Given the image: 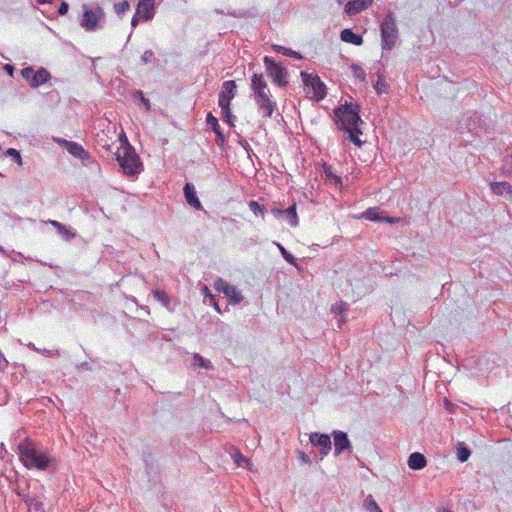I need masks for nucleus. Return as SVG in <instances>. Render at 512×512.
<instances>
[{
  "instance_id": "obj_1",
  "label": "nucleus",
  "mask_w": 512,
  "mask_h": 512,
  "mask_svg": "<svg viewBox=\"0 0 512 512\" xmlns=\"http://www.w3.org/2000/svg\"><path fill=\"white\" fill-rule=\"evenodd\" d=\"M17 452L19 460L29 470L45 471L55 467V459L48 451L29 438L18 444Z\"/></svg>"
},
{
  "instance_id": "obj_2",
  "label": "nucleus",
  "mask_w": 512,
  "mask_h": 512,
  "mask_svg": "<svg viewBox=\"0 0 512 512\" xmlns=\"http://www.w3.org/2000/svg\"><path fill=\"white\" fill-rule=\"evenodd\" d=\"M251 90L255 103L263 118L272 117L277 103L272 95L262 73H254L251 77Z\"/></svg>"
},
{
  "instance_id": "obj_3",
  "label": "nucleus",
  "mask_w": 512,
  "mask_h": 512,
  "mask_svg": "<svg viewBox=\"0 0 512 512\" xmlns=\"http://www.w3.org/2000/svg\"><path fill=\"white\" fill-rule=\"evenodd\" d=\"M359 113V105L352 102H345V104L336 108L334 117L338 128L344 130L359 126L360 123H363Z\"/></svg>"
},
{
  "instance_id": "obj_4",
  "label": "nucleus",
  "mask_w": 512,
  "mask_h": 512,
  "mask_svg": "<svg viewBox=\"0 0 512 512\" xmlns=\"http://www.w3.org/2000/svg\"><path fill=\"white\" fill-rule=\"evenodd\" d=\"M122 172L129 177H135L143 171V164L134 148L127 143L122 151L116 154Z\"/></svg>"
},
{
  "instance_id": "obj_5",
  "label": "nucleus",
  "mask_w": 512,
  "mask_h": 512,
  "mask_svg": "<svg viewBox=\"0 0 512 512\" xmlns=\"http://www.w3.org/2000/svg\"><path fill=\"white\" fill-rule=\"evenodd\" d=\"M83 16L80 20V26L86 31H95L101 28L100 22L105 19V12L99 5L91 8L87 4L82 6Z\"/></svg>"
},
{
  "instance_id": "obj_6",
  "label": "nucleus",
  "mask_w": 512,
  "mask_h": 512,
  "mask_svg": "<svg viewBox=\"0 0 512 512\" xmlns=\"http://www.w3.org/2000/svg\"><path fill=\"white\" fill-rule=\"evenodd\" d=\"M382 48L391 50L398 38L396 19L392 13H388L381 22Z\"/></svg>"
},
{
  "instance_id": "obj_7",
  "label": "nucleus",
  "mask_w": 512,
  "mask_h": 512,
  "mask_svg": "<svg viewBox=\"0 0 512 512\" xmlns=\"http://www.w3.org/2000/svg\"><path fill=\"white\" fill-rule=\"evenodd\" d=\"M264 64L267 75L272 79V81L280 87H284L287 85L288 80V72L284 66L279 63H276L271 57H264Z\"/></svg>"
},
{
  "instance_id": "obj_8",
  "label": "nucleus",
  "mask_w": 512,
  "mask_h": 512,
  "mask_svg": "<svg viewBox=\"0 0 512 512\" xmlns=\"http://www.w3.org/2000/svg\"><path fill=\"white\" fill-rule=\"evenodd\" d=\"M213 287L216 291L223 293L228 298L229 304L236 305L242 302L244 299L241 291H239L236 286L228 283L223 278L218 277L215 280Z\"/></svg>"
},
{
  "instance_id": "obj_9",
  "label": "nucleus",
  "mask_w": 512,
  "mask_h": 512,
  "mask_svg": "<svg viewBox=\"0 0 512 512\" xmlns=\"http://www.w3.org/2000/svg\"><path fill=\"white\" fill-rule=\"evenodd\" d=\"M21 75L32 88L39 87L51 78L50 73L45 68L34 70L33 67H26L22 69Z\"/></svg>"
},
{
  "instance_id": "obj_10",
  "label": "nucleus",
  "mask_w": 512,
  "mask_h": 512,
  "mask_svg": "<svg viewBox=\"0 0 512 512\" xmlns=\"http://www.w3.org/2000/svg\"><path fill=\"white\" fill-rule=\"evenodd\" d=\"M305 84L311 88L309 94H311V98L317 101L324 99L326 96V86L320 80L318 76L303 74Z\"/></svg>"
},
{
  "instance_id": "obj_11",
  "label": "nucleus",
  "mask_w": 512,
  "mask_h": 512,
  "mask_svg": "<svg viewBox=\"0 0 512 512\" xmlns=\"http://www.w3.org/2000/svg\"><path fill=\"white\" fill-rule=\"evenodd\" d=\"M236 88L237 86L234 80L223 82L218 99L220 108H227V105L230 106L232 99L236 96Z\"/></svg>"
},
{
  "instance_id": "obj_12",
  "label": "nucleus",
  "mask_w": 512,
  "mask_h": 512,
  "mask_svg": "<svg viewBox=\"0 0 512 512\" xmlns=\"http://www.w3.org/2000/svg\"><path fill=\"white\" fill-rule=\"evenodd\" d=\"M334 439V455H340L344 450H350L352 448L351 442L348 438L347 433L339 430L332 432Z\"/></svg>"
},
{
  "instance_id": "obj_13",
  "label": "nucleus",
  "mask_w": 512,
  "mask_h": 512,
  "mask_svg": "<svg viewBox=\"0 0 512 512\" xmlns=\"http://www.w3.org/2000/svg\"><path fill=\"white\" fill-rule=\"evenodd\" d=\"M309 440L312 445L321 447L322 456L328 455L331 450V439L327 434L311 433Z\"/></svg>"
},
{
  "instance_id": "obj_14",
  "label": "nucleus",
  "mask_w": 512,
  "mask_h": 512,
  "mask_svg": "<svg viewBox=\"0 0 512 512\" xmlns=\"http://www.w3.org/2000/svg\"><path fill=\"white\" fill-rule=\"evenodd\" d=\"M136 12L140 15L142 21L151 20L155 15L154 0H140L137 4Z\"/></svg>"
},
{
  "instance_id": "obj_15",
  "label": "nucleus",
  "mask_w": 512,
  "mask_h": 512,
  "mask_svg": "<svg viewBox=\"0 0 512 512\" xmlns=\"http://www.w3.org/2000/svg\"><path fill=\"white\" fill-rule=\"evenodd\" d=\"M183 190L188 205L196 210H202L203 206L196 194L194 186L191 183H186Z\"/></svg>"
},
{
  "instance_id": "obj_16",
  "label": "nucleus",
  "mask_w": 512,
  "mask_h": 512,
  "mask_svg": "<svg viewBox=\"0 0 512 512\" xmlns=\"http://www.w3.org/2000/svg\"><path fill=\"white\" fill-rule=\"evenodd\" d=\"M372 2L373 0H351L345 5V12L349 16H354L367 9Z\"/></svg>"
},
{
  "instance_id": "obj_17",
  "label": "nucleus",
  "mask_w": 512,
  "mask_h": 512,
  "mask_svg": "<svg viewBox=\"0 0 512 512\" xmlns=\"http://www.w3.org/2000/svg\"><path fill=\"white\" fill-rule=\"evenodd\" d=\"M59 142L63 143L66 150L73 156L85 160L89 157L88 152L83 148L82 145L78 144L74 141H68V140H60Z\"/></svg>"
},
{
  "instance_id": "obj_18",
  "label": "nucleus",
  "mask_w": 512,
  "mask_h": 512,
  "mask_svg": "<svg viewBox=\"0 0 512 512\" xmlns=\"http://www.w3.org/2000/svg\"><path fill=\"white\" fill-rule=\"evenodd\" d=\"M206 122L211 127L212 131L216 134L217 144L219 146H222L225 143L226 138L221 130L219 123H218V119L215 116H213V114L211 112H209L206 116Z\"/></svg>"
},
{
  "instance_id": "obj_19",
  "label": "nucleus",
  "mask_w": 512,
  "mask_h": 512,
  "mask_svg": "<svg viewBox=\"0 0 512 512\" xmlns=\"http://www.w3.org/2000/svg\"><path fill=\"white\" fill-rule=\"evenodd\" d=\"M427 464L426 458L419 452L412 453L408 458V466L412 470H421Z\"/></svg>"
},
{
  "instance_id": "obj_20",
  "label": "nucleus",
  "mask_w": 512,
  "mask_h": 512,
  "mask_svg": "<svg viewBox=\"0 0 512 512\" xmlns=\"http://www.w3.org/2000/svg\"><path fill=\"white\" fill-rule=\"evenodd\" d=\"M340 38L343 42L351 43L354 45H362L363 38L361 35L354 33L351 29H344L341 31Z\"/></svg>"
},
{
  "instance_id": "obj_21",
  "label": "nucleus",
  "mask_w": 512,
  "mask_h": 512,
  "mask_svg": "<svg viewBox=\"0 0 512 512\" xmlns=\"http://www.w3.org/2000/svg\"><path fill=\"white\" fill-rule=\"evenodd\" d=\"M282 220L286 221L291 227H296L298 225L299 219L295 204L289 206L287 209H284Z\"/></svg>"
},
{
  "instance_id": "obj_22",
  "label": "nucleus",
  "mask_w": 512,
  "mask_h": 512,
  "mask_svg": "<svg viewBox=\"0 0 512 512\" xmlns=\"http://www.w3.org/2000/svg\"><path fill=\"white\" fill-rule=\"evenodd\" d=\"M491 190L496 195H504L508 194L512 199V189L509 183L507 182H492L490 184Z\"/></svg>"
},
{
  "instance_id": "obj_23",
  "label": "nucleus",
  "mask_w": 512,
  "mask_h": 512,
  "mask_svg": "<svg viewBox=\"0 0 512 512\" xmlns=\"http://www.w3.org/2000/svg\"><path fill=\"white\" fill-rule=\"evenodd\" d=\"M48 223L57 229L58 233L66 240H71L75 237V233L69 231L66 226L56 220H49Z\"/></svg>"
},
{
  "instance_id": "obj_24",
  "label": "nucleus",
  "mask_w": 512,
  "mask_h": 512,
  "mask_svg": "<svg viewBox=\"0 0 512 512\" xmlns=\"http://www.w3.org/2000/svg\"><path fill=\"white\" fill-rule=\"evenodd\" d=\"M152 294H153L154 298L162 306H164L169 311L172 310V308H171V299H170V297L168 296V294L166 292L161 291V290H153Z\"/></svg>"
},
{
  "instance_id": "obj_25",
  "label": "nucleus",
  "mask_w": 512,
  "mask_h": 512,
  "mask_svg": "<svg viewBox=\"0 0 512 512\" xmlns=\"http://www.w3.org/2000/svg\"><path fill=\"white\" fill-rule=\"evenodd\" d=\"M380 214V209L377 207H373L363 212L362 218L369 221H383V217H381Z\"/></svg>"
},
{
  "instance_id": "obj_26",
  "label": "nucleus",
  "mask_w": 512,
  "mask_h": 512,
  "mask_svg": "<svg viewBox=\"0 0 512 512\" xmlns=\"http://www.w3.org/2000/svg\"><path fill=\"white\" fill-rule=\"evenodd\" d=\"M193 365L207 370L213 369V364L210 360L202 357L200 354L195 353L193 356Z\"/></svg>"
},
{
  "instance_id": "obj_27",
  "label": "nucleus",
  "mask_w": 512,
  "mask_h": 512,
  "mask_svg": "<svg viewBox=\"0 0 512 512\" xmlns=\"http://www.w3.org/2000/svg\"><path fill=\"white\" fill-rule=\"evenodd\" d=\"M344 131L348 133V138L352 143L359 147L362 145V141L359 138V135L362 134V132L359 129V126L352 127L351 129H344Z\"/></svg>"
},
{
  "instance_id": "obj_28",
  "label": "nucleus",
  "mask_w": 512,
  "mask_h": 512,
  "mask_svg": "<svg viewBox=\"0 0 512 512\" xmlns=\"http://www.w3.org/2000/svg\"><path fill=\"white\" fill-rule=\"evenodd\" d=\"M273 244L276 245V247L279 249V251H280L281 255L283 256V258L289 264L297 267L296 258L291 253H289L282 244H280L279 242H276V241H274Z\"/></svg>"
},
{
  "instance_id": "obj_29",
  "label": "nucleus",
  "mask_w": 512,
  "mask_h": 512,
  "mask_svg": "<svg viewBox=\"0 0 512 512\" xmlns=\"http://www.w3.org/2000/svg\"><path fill=\"white\" fill-rule=\"evenodd\" d=\"M374 89L376 90L377 94H383L388 92L389 85L386 83L382 75L378 76V79L374 84Z\"/></svg>"
},
{
  "instance_id": "obj_30",
  "label": "nucleus",
  "mask_w": 512,
  "mask_h": 512,
  "mask_svg": "<svg viewBox=\"0 0 512 512\" xmlns=\"http://www.w3.org/2000/svg\"><path fill=\"white\" fill-rule=\"evenodd\" d=\"M351 71L353 73V76L358 79L359 81L363 82L366 79V72L365 70L358 64H352L351 65Z\"/></svg>"
},
{
  "instance_id": "obj_31",
  "label": "nucleus",
  "mask_w": 512,
  "mask_h": 512,
  "mask_svg": "<svg viewBox=\"0 0 512 512\" xmlns=\"http://www.w3.org/2000/svg\"><path fill=\"white\" fill-rule=\"evenodd\" d=\"M275 50L285 56H289V57H292L295 59H302V55L300 53H298L290 48H286L283 46H276Z\"/></svg>"
},
{
  "instance_id": "obj_32",
  "label": "nucleus",
  "mask_w": 512,
  "mask_h": 512,
  "mask_svg": "<svg viewBox=\"0 0 512 512\" xmlns=\"http://www.w3.org/2000/svg\"><path fill=\"white\" fill-rule=\"evenodd\" d=\"M232 458L234 460V462L240 466V467H249V460L244 457L240 451H235L234 453H232Z\"/></svg>"
},
{
  "instance_id": "obj_33",
  "label": "nucleus",
  "mask_w": 512,
  "mask_h": 512,
  "mask_svg": "<svg viewBox=\"0 0 512 512\" xmlns=\"http://www.w3.org/2000/svg\"><path fill=\"white\" fill-rule=\"evenodd\" d=\"M471 455V451L469 448L465 447V446H459L457 448V459L460 461V462H466L469 457Z\"/></svg>"
},
{
  "instance_id": "obj_34",
  "label": "nucleus",
  "mask_w": 512,
  "mask_h": 512,
  "mask_svg": "<svg viewBox=\"0 0 512 512\" xmlns=\"http://www.w3.org/2000/svg\"><path fill=\"white\" fill-rule=\"evenodd\" d=\"M502 172L506 176H512V156L504 157L502 161Z\"/></svg>"
},
{
  "instance_id": "obj_35",
  "label": "nucleus",
  "mask_w": 512,
  "mask_h": 512,
  "mask_svg": "<svg viewBox=\"0 0 512 512\" xmlns=\"http://www.w3.org/2000/svg\"><path fill=\"white\" fill-rule=\"evenodd\" d=\"M249 209L255 214L264 217L265 208L260 205L257 201L251 200L248 203Z\"/></svg>"
},
{
  "instance_id": "obj_36",
  "label": "nucleus",
  "mask_w": 512,
  "mask_h": 512,
  "mask_svg": "<svg viewBox=\"0 0 512 512\" xmlns=\"http://www.w3.org/2000/svg\"><path fill=\"white\" fill-rule=\"evenodd\" d=\"M365 507L370 512H382L376 501L371 496L366 498Z\"/></svg>"
},
{
  "instance_id": "obj_37",
  "label": "nucleus",
  "mask_w": 512,
  "mask_h": 512,
  "mask_svg": "<svg viewBox=\"0 0 512 512\" xmlns=\"http://www.w3.org/2000/svg\"><path fill=\"white\" fill-rule=\"evenodd\" d=\"M348 308V304L346 302L340 301L331 307V311L334 314L342 315Z\"/></svg>"
},
{
  "instance_id": "obj_38",
  "label": "nucleus",
  "mask_w": 512,
  "mask_h": 512,
  "mask_svg": "<svg viewBox=\"0 0 512 512\" xmlns=\"http://www.w3.org/2000/svg\"><path fill=\"white\" fill-rule=\"evenodd\" d=\"M6 154L8 156H11L13 158V160L18 164V165H22V158H21V155H20V152L18 150H16L15 148H9L7 149L6 151Z\"/></svg>"
},
{
  "instance_id": "obj_39",
  "label": "nucleus",
  "mask_w": 512,
  "mask_h": 512,
  "mask_svg": "<svg viewBox=\"0 0 512 512\" xmlns=\"http://www.w3.org/2000/svg\"><path fill=\"white\" fill-rule=\"evenodd\" d=\"M222 111V118L225 122H227L230 126H233V123L231 121L232 118V112L230 109V106L227 105V108H221Z\"/></svg>"
},
{
  "instance_id": "obj_40",
  "label": "nucleus",
  "mask_w": 512,
  "mask_h": 512,
  "mask_svg": "<svg viewBox=\"0 0 512 512\" xmlns=\"http://www.w3.org/2000/svg\"><path fill=\"white\" fill-rule=\"evenodd\" d=\"M129 7H130V5L127 1L116 3L114 5V8H115V11L117 14H123L124 12H126L129 9Z\"/></svg>"
},
{
  "instance_id": "obj_41",
  "label": "nucleus",
  "mask_w": 512,
  "mask_h": 512,
  "mask_svg": "<svg viewBox=\"0 0 512 512\" xmlns=\"http://www.w3.org/2000/svg\"><path fill=\"white\" fill-rule=\"evenodd\" d=\"M154 60V53L152 50H146L144 51L142 57H141V62L142 64L146 65L150 62H152Z\"/></svg>"
},
{
  "instance_id": "obj_42",
  "label": "nucleus",
  "mask_w": 512,
  "mask_h": 512,
  "mask_svg": "<svg viewBox=\"0 0 512 512\" xmlns=\"http://www.w3.org/2000/svg\"><path fill=\"white\" fill-rule=\"evenodd\" d=\"M238 143L246 151L248 158L251 159V155L253 154V150H252L250 144L247 142V140L241 139V140L238 141Z\"/></svg>"
},
{
  "instance_id": "obj_43",
  "label": "nucleus",
  "mask_w": 512,
  "mask_h": 512,
  "mask_svg": "<svg viewBox=\"0 0 512 512\" xmlns=\"http://www.w3.org/2000/svg\"><path fill=\"white\" fill-rule=\"evenodd\" d=\"M325 173H326L327 178L329 180H331V182H333L335 184L341 183V178L337 175H334L330 170H326Z\"/></svg>"
},
{
  "instance_id": "obj_44",
  "label": "nucleus",
  "mask_w": 512,
  "mask_h": 512,
  "mask_svg": "<svg viewBox=\"0 0 512 512\" xmlns=\"http://www.w3.org/2000/svg\"><path fill=\"white\" fill-rule=\"evenodd\" d=\"M39 353H41L42 355L47 356V357H52V356H55V355H59V351L58 350L40 349Z\"/></svg>"
},
{
  "instance_id": "obj_45",
  "label": "nucleus",
  "mask_w": 512,
  "mask_h": 512,
  "mask_svg": "<svg viewBox=\"0 0 512 512\" xmlns=\"http://www.w3.org/2000/svg\"><path fill=\"white\" fill-rule=\"evenodd\" d=\"M25 501H26V503L28 504V506H29L30 508H32V507H33V508H35L36 510H39V509L41 508V506H42V503H41V502H39V501H34L33 499H29V500H28V499H26Z\"/></svg>"
},
{
  "instance_id": "obj_46",
  "label": "nucleus",
  "mask_w": 512,
  "mask_h": 512,
  "mask_svg": "<svg viewBox=\"0 0 512 512\" xmlns=\"http://www.w3.org/2000/svg\"><path fill=\"white\" fill-rule=\"evenodd\" d=\"M271 213L273 214V216L277 219H281L283 218V214H284V209H279V208H272L271 209Z\"/></svg>"
},
{
  "instance_id": "obj_47",
  "label": "nucleus",
  "mask_w": 512,
  "mask_h": 512,
  "mask_svg": "<svg viewBox=\"0 0 512 512\" xmlns=\"http://www.w3.org/2000/svg\"><path fill=\"white\" fill-rule=\"evenodd\" d=\"M68 9H69L68 3L62 2L60 7H59V9H58V13L60 15H65L68 12Z\"/></svg>"
},
{
  "instance_id": "obj_48",
  "label": "nucleus",
  "mask_w": 512,
  "mask_h": 512,
  "mask_svg": "<svg viewBox=\"0 0 512 512\" xmlns=\"http://www.w3.org/2000/svg\"><path fill=\"white\" fill-rule=\"evenodd\" d=\"M298 455H299V459L302 462H304V463H310L311 462L310 457L307 454H305L304 452L299 451Z\"/></svg>"
},
{
  "instance_id": "obj_49",
  "label": "nucleus",
  "mask_w": 512,
  "mask_h": 512,
  "mask_svg": "<svg viewBox=\"0 0 512 512\" xmlns=\"http://www.w3.org/2000/svg\"><path fill=\"white\" fill-rule=\"evenodd\" d=\"M140 20H141L140 15L137 14V12H136L135 15L133 16L132 20H131L132 27L135 28L138 25Z\"/></svg>"
},
{
  "instance_id": "obj_50",
  "label": "nucleus",
  "mask_w": 512,
  "mask_h": 512,
  "mask_svg": "<svg viewBox=\"0 0 512 512\" xmlns=\"http://www.w3.org/2000/svg\"><path fill=\"white\" fill-rule=\"evenodd\" d=\"M139 95L141 96V102L143 103V105L146 107V109L148 110L150 108V103H149V100L144 98L142 92H139Z\"/></svg>"
},
{
  "instance_id": "obj_51",
  "label": "nucleus",
  "mask_w": 512,
  "mask_h": 512,
  "mask_svg": "<svg viewBox=\"0 0 512 512\" xmlns=\"http://www.w3.org/2000/svg\"><path fill=\"white\" fill-rule=\"evenodd\" d=\"M203 294L206 296V297H209L211 299V301L214 300V297L212 295V293L210 292L209 288L207 286H205L203 288Z\"/></svg>"
},
{
  "instance_id": "obj_52",
  "label": "nucleus",
  "mask_w": 512,
  "mask_h": 512,
  "mask_svg": "<svg viewBox=\"0 0 512 512\" xmlns=\"http://www.w3.org/2000/svg\"><path fill=\"white\" fill-rule=\"evenodd\" d=\"M383 221H386V222H388L390 224H394V223H396L398 221V219L393 218V217H385V218L383 217Z\"/></svg>"
},
{
  "instance_id": "obj_53",
  "label": "nucleus",
  "mask_w": 512,
  "mask_h": 512,
  "mask_svg": "<svg viewBox=\"0 0 512 512\" xmlns=\"http://www.w3.org/2000/svg\"><path fill=\"white\" fill-rule=\"evenodd\" d=\"M346 319L344 317H340L338 320H337V327L338 328H341L342 325L345 323Z\"/></svg>"
},
{
  "instance_id": "obj_54",
  "label": "nucleus",
  "mask_w": 512,
  "mask_h": 512,
  "mask_svg": "<svg viewBox=\"0 0 512 512\" xmlns=\"http://www.w3.org/2000/svg\"><path fill=\"white\" fill-rule=\"evenodd\" d=\"M5 70L7 71V73H8L9 75H12V72H13V67H12V66H10V65H6V66H5Z\"/></svg>"
},
{
  "instance_id": "obj_55",
  "label": "nucleus",
  "mask_w": 512,
  "mask_h": 512,
  "mask_svg": "<svg viewBox=\"0 0 512 512\" xmlns=\"http://www.w3.org/2000/svg\"><path fill=\"white\" fill-rule=\"evenodd\" d=\"M28 347L31 348L32 350L36 351V352H40V349L37 348L33 343H29Z\"/></svg>"
},
{
  "instance_id": "obj_56",
  "label": "nucleus",
  "mask_w": 512,
  "mask_h": 512,
  "mask_svg": "<svg viewBox=\"0 0 512 512\" xmlns=\"http://www.w3.org/2000/svg\"><path fill=\"white\" fill-rule=\"evenodd\" d=\"M213 307L215 308V310H216L218 313H221V309H220V307H219V306H218V304H217V303H215L214 301H213Z\"/></svg>"
},
{
  "instance_id": "obj_57",
  "label": "nucleus",
  "mask_w": 512,
  "mask_h": 512,
  "mask_svg": "<svg viewBox=\"0 0 512 512\" xmlns=\"http://www.w3.org/2000/svg\"><path fill=\"white\" fill-rule=\"evenodd\" d=\"M51 0H37V3L38 4H46V3H50Z\"/></svg>"
},
{
  "instance_id": "obj_58",
  "label": "nucleus",
  "mask_w": 512,
  "mask_h": 512,
  "mask_svg": "<svg viewBox=\"0 0 512 512\" xmlns=\"http://www.w3.org/2000/svg\"><path fill=\"white\" fill-rule=\"evenodd\" d=\"M0 253L3 254V255L7 254V251L1 245H0Z\"/></svg>"
},
{
  "instance_id": "obj_59",
  "label": "nucleus",
  "mask_w": 512,
  "mask_h": 512,
  "mask_svg": "<svg viewBox=\"0 0 512 512\" xmlns=\"http://www.w3.org/2000/svg\"><path fill=\"white\" fill-rule=\"evenodd\" d=\"M474 128H475V127H474V125H472V124H470V123H469V124H467V129H468L469 131H472Z\"/></svg>"
},
{
  "instance_id": "obj_60",
  "label": "nucleus",
  "mask_w": 512,
  "mask_h": 512,
  "mask_svg": "<svg viewBox=\"0 0 512 512\" xmlns=\"http://www.w3.org/2000/svg\"><path fill=\"white\" fill-rule=\"evenodd\" d=\"M438 512H452V511H450V510H448L446 508H441V509L438 510Z\"/></svg>"
}]
</instances>
